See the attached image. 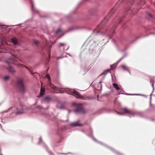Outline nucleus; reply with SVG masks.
<instances>
[{
  "instance_id": "22",
  "label": "nucleus",
  "mask_w": 155,
  "mask_h": 155,
  "mask_svg": "<svg viewBox=\"0 0 155 155\" xmlns=\"http://www.w3.org/2000/svg\"><path fill=\"white\" fill-rule=\"evenodd\" d=\"M78 110H75L74 111V112H75V113H77V112H78Z\"/></svg>"
},
{
  "instance_id": "20",
  "label": "nucleus",
  "mask_w": 155,
  "mask_h": 155,
  "mask_svg": "<svg viewBox=\"0 0 155 155\" xmlns=\"http://www.w3.org/2000/svg\"><path fill=\"white\" fill-rule=\"evenodd\" d=\"M98 85H100V86L101 89V88H102V84H101V82H100L98 83Z\"/></svg>"
},
{
  "instance_id": "2",
  "label": "nucleus",
  "mask_w": 155,
  "mask_h": 155,
  "mask_svg": "<svg viewBox=\"0 0 155 155\" xmlns=\"http://www.w3.org/2000/svg\"><path fill=\"white\" fill-rule=\"evenodd\" d=\"M46 76L48 80V85L53 90L55 91L57 90L58 89L57 88L51 83V80L49 75L48 74H47Z\"/></svg>"
},
{
  "instance_id": "9",
  "label": "nucleus",
  "mask_w": 155,
  "mask_h": 155,
  "mask_svg": "<svg viewBox=\"0 0 155 155\" xmlns=\"http://www.w3.org/2000/svg\"><path fill=\"white\" fill-rule=\"evenodd\" d=\"M18 67H25V68H26L29 71V72L31 73V74H33V73H32L31 72V70L29 69L27 67L24 66V65L19 64H18Z\"/></svg>"
},
{
  "instance_id": "7",
  "label": "nucleus",
  "mask_w": 155,
  "mask_h": 155,
  "mask_svg": "<svg viewBox=\"0 0 155 155\" xmlns=\"http://www.w3.org/2000/svg\"><path fill=\"white\" fill-rule=\"evenodd\" d=\"M18 67H25V68H26L29 71V72L31 73V74H33V73H32L31 72V70L29 69L27 67L24 66V65L19 64H18Z\"/></svg>"
},
{
  "instance_id": "23",
  "label": "nucleus",
  "mask_w": 155,
  "mask_h": 155,
  "mask_svg": "<svg viewBox=\"0 0 155 155\" xmlns=\"http://www.w3.org/2000/svg\"><path fill=\"white\" fill-rule=\"evenodd\" d=\"M38 107V108H41V106H38V107Z\"/></svg>"
},
{
  "instance_id": "16",
  "label": "nucleus",
  "mask_w": 155,
  "mask_h": 155,
  "mask_svg": "<svg viewBox=\"0 0 155 155\" xmlns=\"http://www.w3.org/2000/svg\"><path fill=\"white\" fill-rule=\"evenodd\" d=\"M73 104V105H74V106H76V107H79V106L81 105V104H77L76 103H74Z\"/></svg>"
},
{
  "instance_id": "15",
  "label": "nucleus",
  "mask_w": 155,
  "mask_h": 155,
  "mask_svg": "<svg viewBox=\"0 0 155 155\" xmlns=\"http://www.w3.org/2000/svg\"><path fill=\"white\" fill-rule=\"evenodd\" d=\"M9 79V77L8 76H5L4 77V80L5 81H8Z\"/></svg>"
},
{
  "instance_id": "26",
  "label": "nucleus",
  "mask_w": 155,
  "mask_h": 155,
  "mask_svg": "<svg viewBox=\"0 0 155 155\" xmlns=\"http://www.w3.org/2000/svg\"><path fill=\"white\" fill-rule=\"evenodd\" d=\"M111 69H112V67H111Z\"/></svg>"
},
{
  "instance_id": "10",
  "label": "nucleus",
  "mask_w": 155,
  "mask_h": 155,
  "mask_svg": "<svg viewBox=\"0 0 155 155\" xmlns=\"http://www.w3.org/2000/svg\"><path fill=\"white\" fill-rule=\"evenodd\" d=\"M51 99L49 97H46L44 99V101L46 103H48L51 101Z\"/></svg>"
},
{
  "instance_id": "6",
  "label": "nucleus",
  "mask_w": 155,
  "mask_h": 155,
  "mask_svg": "<svg viewBox=\"0 0 155 155\" xmlns=\"http://www.w3.org/2000/svg\"><path fill=\"white\" fill-rule=\"evenodd\" d=\"M12 42H13L15 45H17L18 43V40L15 38H13L12 39Z\"/></svg>"
},
{
  "instance_id": "1",
  "label": "nucleus",
  "mask_w": 155,
  "mask_h": 155,
  "mask_svg": "<svg viewBox=\"0 0 155 155\" xmlns=\"http://www.w3.org/2000/svg\"><path fill=\"white\" fill-rule=\"evenodd\" d=\"M17 86L19 91L21 93L24 94L26 91V88L24 85L23 81L22 80H19L18 81Z\"/></svg>"
},
{
  "instance_id": "12",
  "label": "nucleus",
  "mask_w": 155,
  "mask_h": 155,
  "mask_svg": "<svg viewBox=\"0 0 155 155\" xmlns=\"http://www.w3.org/2000/svg\"><path fill=\"white\" fill-rule=\"evenodd\" d=\"M45 90V89L44 88L41 87V92L40 93V94L41 96H42Z\"/></svg>"
},
{
  "instance_id": "19",
  "label": "nucleus",
  "mask_w": 155,
  "mask_h": 155,
  "mask_svg": "<svg viewBox=\"0 0 155 155\" xmlns=\"http://www.w3.org/2000/svg\"><path fill=\"white\" fill-rule=\"evenodd\" d=\"M61 29H59L57 31V33L58 34V33H59V32H61Z\"/></svg>"
},
{
  "instance_id": "25",
  "label": "nucleus",
  "mask_w": 155,
  "mask_h": 155,
  "mask_svg": "<svg viewBox=\"0 0 155 155\" xmlns=\"http://www.w3.org/2000/svg\"><path fill=\"white\" fill-rule=\"evenodd\" d=\"M109 70H107V72H108V71H109Z\"/></svg>"
},
{
  "instance_id": "27",
  "label": "nucleus",
  "mask_w": 155,
  "mask_h": 155,
  "mask_svg": "<svg viewBox=\"0 0 155 155\" xmlns=\"http://www.w3.org/2000/svg\"><path fill=\"white\" fill-rule=\"evenodd\" d=\"M63 45V44H61V45Z\"/></svg>"
},
{
  "instance_id": "4",
  "label": "nucleus",
  "mask_w": 155,
  "mask_h": 155,
  "mask_svg": "<svg viewBox=\"0 0 155 155\" xmlns=\"http://www.w3.org/2000/svg\"><path fill=\"white\" fill-rule=\"evenodd\" d=\"M122 110L124 112V114H132V111L131 110H128L127 108H124Z\"/></svg>"
},
{
  "instance_id": "3",
  "label": "nucleus",
  "mask_w": 155,
  "mask_h": 155,
  "mask_svg": "<svg viewBox=\"0 0 155 155\" xmlns=\"http://www.w3.org/2000/svg\"><path fill=\"white\" fill-rule=\"evenodd\" d=\"M25 107H22L21 108L18 109V111L15 112L16 114H21L24 112V110Z\"/></svg>"
},
{
  "instance_id": "17",
  "label": "nucleus",
  "mask_w": 155,
  "mask_h": 155,
  "mask_svg": "<svg viewBox=\"0 0 155 155\" xmlns=\"http://www.w3.org/2000/svg\"><path fill=\"white\" fill-rule=\"evenodd\" d=\"M11 63H14L15 62V61H16L15 59L14 58H12L11 59Z\"/></svg>"
},
{
  "instance_id": "13",
  "label": "nucleus",
  "mask_w": 155,
  "mask_h": 155,
  "mask_svg": "<svg viewBox=\"0 0 155 155\" xmlns=\"http://www.w3.org/2000/svg\"><path fill=\"white\" fill-rule=\"evenodd\" d=\"M74 93L77 95V97L79 98L81 97V95L78 92L74 90Z\"/></svg>"
},
{
  "instance_id": "21",
  "label": "nucleus",
  "mask_w": 155,
  "mask_h": 155,
  "mask_svg": "<svg viewBox=\"0 0 155 155\" xmlns=\"http://www.w3.org/2000/svg\"><path fill=\"white\" fill-rule=\"evenodd\" d=\"M122 67L124 69H126V68H127L125 66H124V65H122Z\"/></svg>"
},
{
  "instance_id": "11",
  "label": "nucleus",
  "mask_w": 155,
  "mask_h": 155,
  "mask_svg": "<svg viewBox=\"0 0 155 155\" xmlns=\"http://www.w3.org/2000/svg\"><path fill=\"white\" fill-rule=\"evenodd\" d=\"M113 86L116 90H119L120 89V88L119 87L118 85L117 84H113Z\"/></svg>"
},
{
  "instance_id": "5",
  "label": "nucleus",
  "mask_w": 155,
  "mask_h": 155,
  "mask_svg": "<svg viewBox=\"0 0 155 155\" xmlns=\"http://www.w3.org/2000/svg\"><path fill=\"white\" fill-rule=\"evenodd\" d=\"M71 126L72 127H76L80 126L81 124L78 122L73 123L71 124Z\"/></svg>"
},
{
  "instance_id": "14",
  "label": "nucleus",
  "mask_w": 155,
  "mask_h": 155,
  "mask_svg": "<svg viewBox=\"0 0 155 155\" xmlns=\"http://www.w3.org/2000/svg\"><path fill=\"white\" fill-rule=\"evenodd\" d=\"M8 70L12 72H14L15 71L14 69L13 68L11 67H9Z\"/></svg>"
},
{
  "instance_id": "24",
  "label": "nucleus",
  "mask_w": 155,
  "mask_h": 155,
  "mask_svg": "<svg viewBox=\"0 0 155 155\" xmlns=\"http://www.w3.org/2000/svg\"><path fill=\"white\" fill-rule=\"evenodd\" d=\"M115 112H116V113L117 114H119V113H118V112H117V111H115Z\"/></svg>"
},
{
  "instance_id": "8",
  "label": "nucleus",
  "mask_w": 155,
  "mask_h": 155,
  "mask_svg": "<svg viewBox=\"0 0 155 155\" xmlns=\"http://www.w3.org/2000/svg\"><path fill=\"white\" fill-rule=\"evenodd\" d=\"M18 67H25V68H26L29 71V72L31 73V74H33V73H32L31 72V70L29 69L27 67L24 66V65L19 64H18Z\"/></svg>"
},
{
  "instance_id": "18",
  "label": "nucleus",
  "mask_w": 155,
  "mask_h": 155,
  "mask_svg": "<svg viewBox=\"0 0 155 155\" xmlns=\"http://www.w3.org/2000/svg\"><path fill=\"white\" fill-rule=\"evenodd\" d=\"M34 43L35 44H37L38 43V41L37 40H34Z\"/></svg>"
}]
</instances>
